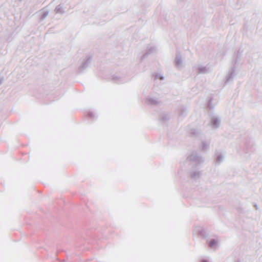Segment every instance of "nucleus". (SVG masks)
<instances>
[{"label": "nucleus", "instance_id": "obj_1", "mask_svg": "<svg viewBox=\"0 0 262 262\" xmlns=\"http://www.w3.org/2000/svg\"><path fill=\"white\" fill-rule=\"evenodd\" d=\"M214 243H214V242L213 241H211V242H210V243H209V246H210V247H213V245L214 244Z\"/></svg>", "mask_w": 262, "mask_h": 262}, {"label": "nucleus", "instance_id": "obj_2", "mask_svg": "<svg viewBox=\"0 0 262 262\" xmlns=\"http://www.w3.org/2000/svg\"><path fill=\"white\" fill-rule=\"evenodd\" d=\"M202 262H207V261H205V260H203V261H202Z\"/></svg>", "mask_w": 262, "mask_h": 262}]
</instances>
